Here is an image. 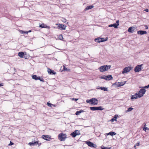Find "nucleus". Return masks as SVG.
I'll return each mask as SVG.
<instances>
[{
    "label": "nucleus",
    "mask_w": 149,
    "mask_h": 149,
    "mask_svg": "<svg viewBox=\"0 0 149 149\" xmlns=\"http://www.w3.org/2000/svg\"><path fill=\"white\" fill-rule=\"evenodd\" d=\"M110 67V65H104L100 67L99 68V70L101 72H103L108 70Z\"/></svg>",
    "instance_id": "obj_1"
},
{
    "label": "nucleus",
    "mask_w": 149,
    "mask_h": 149,
    "mask_svg": "<svg viewBox=\"0 0 149 149\" xmlns=\"http://www.w3.org/2000/svg\"><path fill=\"white\" fill-rule=\"evenodd\" d=\"M66 138V134L63 133H60L58 136V138L61 141H65Z\"/></svg>",
    "instance_id": "obj_2"
},
{
    "label": "nucleus",
    "mask_w": 149,
    "mask_h": 149,
    "mask_svg": "<svg viewBox=\"0 0 149 149\" xmlns=\"http://www.w3.org/2000/svg\"><path fill=\"white\" fill-rule=\"evenodd\" d=\"M101 79H104L107 80H111L113 79V77L111 75H109L107 76L104 75L101 76L100 77Z\"/></svg>",
    "instance_id": "obj_3"
},
{
    "label": "nucleus",
    "mask_w": 149,
    "mask_h": 149,
    "mask_svg": "<svg viewBox=\"0 0 149 149\" xmlns=\"http://www.w3.org/2000/svg\"><path fill=\"white\" fill-rule=\"evenodd\" d=\"M146 91L145 89L144 88H141L140 89L138 93L137 94L139 97H141L143 96V95L145 93Z\"/></svg>",
    "instance_id": "obj_4"
},
{
    "label": "nucleus",
    "mask_w": 149,
    "mask_h": 149,
    "mask_svg": "<svg viewBox=\"0 0 149 149\" xmlns=\"http://www.w3.org/2000/svg\"><path fill=\"white\" fill-rule=\"evenodd\" d=\"M143 64L139 65L136 66L134 69V71L135 72H138L141 70L143 69L142 67Z\"/></svg>",
    "instance_id": "obj_5"
},
{
    "label": "nucleus",
    "mask_w": 149,
    "mask_h": 149,
    "mask_svg": "<svg viewBox=\"0 0 149 149\" xmlns=\"http://www.w3.org/2000/svg\"><path fill=\"white\" fill-rule=\"evenodd\" d=\"M108 38H96L95 39V41L97 42H100L106 41L107 40Z\"/></svg>",
    "instance_id": "obj_6"
},
{
    "label": "nucleus",
    "mask_w": 149,
    "mask_h": 149,
    "mask_svg": "<svg viewBox=\"0 0 149 149\" xmlns=\"http://www.w3.org/2000/svg\"><path fill=\"white\" fill-rule=\"evenodd\" d=\"M80 134L79 131V130H75L73 132L70 134V135L73 137H75L77 135H79Z\"/></svg>",
    "instance_id": "obj_7"
},
{
    "label": "nucleus",
    "mask_w": 149,
    "mask_h": 149,
    "mask_svg": "<svg viewBox=\"0 0 149 149\" xmlns=\"http://www.w3.org/2000/svg\"><path fill=\"white\" fill-rule=\"evenodd\" d=\"M56 25H58V29L61 30L65 29L66 26L65 25L62 24H56Z\"/></svg>",
    "instance_id": "obj_8"
},
{
    "label": "nucleus",
    "mask_w": 149,
    "mask_h": 149,
    "mask_svg": "<svg viewBox=\"0 0 149 149\" xmlns=\"http://www.w3.org/2000/svg\"><path fill=\"white\" fill-rule=\"evenodd\" d=\"M132 68L131 67H125L124 68L123 70V71L122 72L123 74L126 73L127 72H129L131 70Z\"/></svg>",
    "instance_id": "obj_9"
},
{
    "label": "nucleus",
    "mask_w": 149,
    "mask_h": 149,
    "mask_svg": "<svg viewBox=\"0 0 149 149\" xmlns=\"http://www.w3.org/2000/svg\"><path fill=\"white\" fill-rule=\"evenodd\" d=\"M90 109L92 111L102 110L103 109L101 107H90Z\"/></svg>",
    "instance_id": "obj_10"
},
{
    "label": "nucleus",
    "mask_w": 149,
    "mask_h": 149,
    "mask_svg": "<svg viewBox=\"0 0 149 149\" xmlns=\"http://www.w3.org/2000/svg\"><path fill=\"white\" fill-rule=\"evenodd\" d=\"M136 28L135 27H130L128 29L127 31L129 32L132 33L136 30Z\"/></svg>",
    "instance_id": "obj_11"
},
{
    "label": "nucleus",
    "mask_w": 149,
    "mask_h": 149,
    "mask_svg": "<svg viewBox=\"0 0 149 149\" xmlns=\"http://www.w3.org/2000/svg\"><path fill=\"white\" fill-rule=\"evenodd\" d=\"M42 138L47 141H50L51 139L49 136L48 135H42Z\"/></svg>",
    "instance_id": "obj_12"
},
{
    "label": "nucleus",
    "mask_w": 149,
    "mask_h": 149,
    "mask_svg": "<svg viewBox=\"0 0 149 149\" xmlns=\"http://www.w3.org/2000/svg\"><path fill=\"white\" fill-rule=\"evenodd\" d=\"M91 99L92 100L91 102V104L97 105V104L98 101L97 99L95 98H93Z\"/></svg>",
    "instance_id": "obj_13"
},
{
    "label": "nucleus",
    "mask_w": 149,
    "mask_h": 149,
    "mask_svg": "<svg viewBox=\"0 0 149 149\" xmlns=\"http://www.w3.org/2000/svg\"><path fill=\"white\" fill-rule=\"evenodd\" d=\"M147 33V32L144 31H137V34L139 35H142Z\"/></svg>",
    "instance_id": "obj_14"
},
{
    "label": "nucleus",
    "mask_w": 149,
    "mask_h": 149,
    "mask_svg": "<svg viewBox=\"0 0 149 149\" xmlns=\"http://www.w3.org/2000/svg\"><path fill=\"white\" fill-rule=\"evenodd\" d=\"M86 143L88 145L91 147H94V144L92 142L90 141H87Z\"/></svg>",
    "instance_id": "obj_15"
},
{
    "label": "nucleus",
    "mask_w": 149,
    "mask_h": 149,
    "mask_svg": "<svg viewBox=\"0 0 149 149\" xmlns=\"http://www.w3.org/2000/svg\"><path fill=\"white\" fill-rule=\"evenodd\" d=\"M138 97H139L138 95V94L136 93L135 95H132L131 98L132 100L134 99H136Z\"/></svg>",
    "instance_id": "obj_16"
},
{
    "label": "nucleus",
    "mask_w": 149,
    "mask_h": 149,
    "mask_svg": "<svg viewBox=\"0 0 149 149\" xmlns=\"http://www.w3.org/2000/svg\"><path fill=\"white\" fill-rule=\"evenodd\" d=\"M97 89H101L104 91H108L107 88L104 87H101L99 88H97Z\"/></svg>",
    "instance_id": "obj_17"
},
{
    "label": "nucleus",
    "mask_w": 149,
    "mask_h": 149,
    "mask_svg": "<svg viewBox=\"0 0 149 149\" xmlns=\"http://www.w3.org/2000/svg\"><path fill=\"white\" fill-rule=\"evenodd\" d=\"M118 24H116L114 23L113 24H111L109 25V27H114L115 28H118Z\"/></svg>",
    "instance_id": "obj_18"
},
{
    "label": "nucleus",
    "mask_w": 149,
    "mask_h": 149,
    "mask_svg": "<svg viewBox=\"0 0 149 149\" xmlns=\"http://www.w3.org/2000/svg\"><path fill=\"white\" fill-rule=\"evenodd\" d=\"M39 26L42 28H49V26H47L46 24L44 23L40 25Z\"/></svg>",
    "instance_id": "obj_19"
},
{
    "label": "nucleus",
    "mask_w": 149,
    "mask_h": 149,
    "mask_svg": "<svg viewBox=\"0 0 149 149\" xmlns=\"http://www.w3.org/2000/svg\"><path fill=\"white\" fill-rule=\"evenodd\" d=\"M112 86L115 88H117L120 87V85H119L118 82H116L112 85Z\"/></svg>",
    "instance_id": "obj_20"
},
{
    "label": "nucleus",
    "mask_w": 149,
    "mask_h": 149,
    "mask_svg": "<svg viewBox=\"0 0 149 149\" xmlns=\"http://www.w3.org/2000/svg\"><path fill=\"white\" fill-rule=\"evenodd\" d=\"M31 30H29L28 31H24L22 30H20L19 31V32L20 33L22 34H27L29 32H31Z\"/></svg>",
    "instance_id": "obj_21"
},
{
    "label": "nucleus",
    "mask_w": 149,
    "mask_h": 149,
    "mask_svg": "<svg viewBox=\"0 0 149 149\" xmlns=\"http://www.w3.org/2000/svg\"><path fill=\"white\" fill-rule=\"evenodd\" d=\"M32 79L36 80H38L39 77H37V75H32Z\"/></svg>",
    "instance_id": "obj_22"
},
{
    "label": "nucleus",
    "mask_w": 149,
    "mask_h": 149,
    "mask_svg": "<svg viewBox=\"0 0 149 149\" xmlns=\"http://www.w3.org/2000/svg\"><path fill=\"white\" fill-rule=\"evenodd\" d=\"M117 116L116 115H115L114 117H113V118L111 119L110 121L111 122H113L114 121H117Z\"/></svg>",
    "instance_id": "obj_23"
},
{
    "label": "nucleus",
    "mask_w": 149,
    "mask_h": 149,
    "mask_svg": "<svg viewBox=\"0 0 149 149\" xmlns=\"http://www.w3.org/2000/svg\"><path fill=\"white\" fill-rule=\"evenodd\" d=\"M93 7V6L92 5L90 6H87L86 7V8L84 10H88L89 9H92Z\"/></svg>",
    "instance_id": "obj_24"
},
{
    "label": "nucleus",
    "mask_w": 149,
    "mask_h": 149,
    "mask_svg": "<svg viewBox=\"0 0 149 149\" xmlns=\"http://www.w3.org/2000/svg\"><path fill=\"white\" fill-rule=\"evenodd\" d=\"M18 56L20 57H23V56H24V53L22 52H19L18 53Z\"/></svg>",
    "instance_id": "obj_25"
},
{
    "label": "nucleus",
    "mask_w": 149,
    "mask_h": 149,
    "mask_svg": "<svg viewBox=\"0 0 149 149\" xmlns=\"http://www.w3.org/2000/svg\"><path fill=\"white\" fill-rule=\"evenodd\" d=\"M84 112V111L83 110H80L78 111H77L75 113V114L77 115H78L80 114V113H82V112Z\"/></svg>",
    "instance_id": "obj_26"
},
{
    "label": "nucleus",
    "mask_w": 149,
    "mask_h": 149,
    "mask_svg": "<svg viewBox=\"0 0 149 149\" xmlns=\"http://www.w3.org/2000/svg\"><path fill=\"white\" fill-rule=\"evenodd\" d=\"M116 134V133L114 132H110L108 134H107V135H110L111 136H113L115 135Z\"/></svg>",
    "instance_id": "obj_27"
},
{
    "label": "nucleus",
    "mask_w": 149,
    "mask_h": 149,
    "mask_svg": "<svg viewBox=\"0 0 149 149\" xmlns=\"http://www.w3.org/2000/svg\"><path fill=\"white\" fill-rule=\"evenodd\" d=\"M36 142H30L29 143V144L30 146H34L35 145Z\"/></svg>",
    "instance_id": "obj_28"
},
{
    "label": "nucleus",
    "mask_w": 149,
    "mask_h": 149,
    "mask_svg": "<svg viewBox=\"0 0 149 149\" xmlns=\"http://www.w3.org/2000/svg\"><path fill=\"white\" fill-rule=\"evenodd\" d=\"M38 80H39L40 81H41L42 82H45V80L44 79L41 77H39Z\"/></svg>",
    "instance_id": "obj_29"
},
{
    "label": "nucleus",
    "mask_w": 149,
    "mask_h": 149,
    "mask_svg": "<svg viewBox=\"0 0 149 149\" xmlns=\"http://www.w3.org/2000/svg\"><path fill=\"white\" fill-rule=\"evenodd\" d=\"M133 109V108H132V107H130L126 111L127 112L131 111Z\"/></svg>",
    "instance_id": "obj_30"
},
{
    "label": "nucleus",
    "mask_w": 149,
    "mask_h": 149,
    "mask_svg": "<svg viewBox=\"0 0 149 149\" xmlns=\"http://www.w3.org/2000/svg\"><path fill=\"white\" fill-rule=\"evenodd\" d=\"M119 85H120V86H122L124 85L125 83H124L122 82H118Z\"/></svg>",
    "instance_id": "obj_31"
},
{
    "label": "nucleus",
    "mask_w": 149,
    "mask_h": 149,
    "mask_svg": "<svg viewBox=\"0 0 149 149\" xmlns=\"http://www.w3.org/2000/svg\"><path fill=\"white\" fill-rule=\"evenodd\" d=\"M61 21L64 23H65L66 22V19L64 18H62L61 19Z\"/></svg>",
    "instance_id": "obj_32"
},
{
    "label": "nucleus",
    "mask_w": 149,
    "mask_h": 149,
    "mask_svg": "<svg viewBox=\"0 0 149 149\" xmlns=\"http://www.w3.org/2000/svg\"><path fill=\"white\" fill-rule=\"evenodd\" d=\"M92 100L91 99L90 100H86V102L87 103H89L90 102H91H91H92Z\"/></svg>",
    "instance_id": "obj_33"
},
{
    "label": "nucleus",
    "mask_w": 149,
    "mask_h": 149,
    "mask_svg": "<svg viewBox=\"0 0 149 149\" xmlns=\"http://www.w3.org/2000/svg\"><path fill=\"white\" fill-rule=\"evenodd\" d=\"M102 149H110L111 148H108L107 147H102Z\"/></svg>",
    "instance_id": "obj_34"
},
{
    "label": "nucleus",
    "mask_w": 149,
    "mask_h": 149,
    "mask_svg": "<svg viewBox=\"0 0 149 149\" xmlns=\"http://www.w3.org/2000/svg\"><path fill=\"white\" fill-rule=\"evenodd\" d=\"M52 70L49 69H48V72L49 74H50V73H52Z\"/></svg>",
    "instance_id": "obj_35"
},
{
    "label": "nucleus",
    "mask_w": 149,
    "mask_h": 149,
    "mask_svg": "<svg viewBox=\"0 0 149 149\" xmlns=\"http://www.w3.org/2000/svg\"><path fill=\"white\" fill-rule=\"evenodd\" d=\"M56 73V72H54V71L52 70V73H50V74H55Z\"/></svg>",
    "instance_id": "obj_36"
},
{
    "label": "nucleus",
    "mask_w": 149,
    "mask_h": 149,
    "mask_svg": "<svg viewBox=\"0 0 149 149\" xmlns=\"http://www.w3.org/2000/svg\"><path fill=\"white\" fill-rule=\"evenodd\" d=\"M146 125V124H145V127L143 128V130L144 131H146V130H148V128L147 127H145V126Z\"/></svg>",
    "instance_id": "obj_37"
},
{
    "label": "nucleus",
    "mask_w": 149,
    "mask_h": 149,
    "mask_svg": "<svg viewBox=\"0 0 149 149\" xmlns=\"http://www.w3.org/2000/svg\"><path fill=\"white\" fill-rule=\"evenodd\" d=\"M63 70H66V71H68V70L69 71L70 70L68 69L67 68H66L65 66H63Z\"/></svg>",
    "instance_id": "obj_38"
},
{
    "label": "nucleus",
    "mask_w": 149,
    "mask_h": 149,
    "mask_svg": "<svg viewBox=\"0 0 149 149\" xmlns=\"http://www.w3.org/2000/svg\"><path fill=\"white\" fill-rule=\"evenodd\" d=\"M139 142H138L137 143H136V144H135L134 145V148H136V146H138L139 145Z\"/></svg>",
    "instance_id": "obj_39"
},
{
    "label": "nucleus",
    "mask_w": 149,
    "mask_h": 149,
    "mask_svg": "<svg viewBox=\"0 0 149 149\" xmlns=\"http://www.w3.org/2000/svg\"><path fill=\"white\" fill-rule=\"evenodd\" d=\"M47 104L49 107H51V106L52 105V104L51 103H49L47 102Z\"/></svg>",
    "instance_id": "obj_40"
},
{
    "label": "nucleus",
    "mask_w": 149,
    "mask_h": 149,
    "mask_svg": "<svg viewBox=\"0 0 149 149\" xmlns=\"http://www.w3.org/2000/svg\"><path fill=\"white\" fill-rule=\"evenodd\" d=\"M64 38H58V39H56V40L59 39L61 40L64 41Z\"/></svg>",
    "instance_id": "obj_41"
},
{
    "label": "nucleus",
    "mask_w": 149,
    "mask_h": 149,
    "mask_svg": "<svg viewBox=\"0 0 149 149\" xmlns=\"http://www.w3.org/2000/svg\"><path fill=\"white\" fill-rule=\"evenodd\" d=\"M13 143L12 142H11L10 141V143L8 145L9 146H11V145H13Z\"/></svg>",
    "instance_id": "obj_42"
},
{
    "label": "nucleus",
    "mask_w": 149,
    "mask_h": 149,
    "mask_svg": "<svg viewBox=\"0 0 149 149\" xmlns=\"http://www.w3.org/2000/svg\"><path fill=\"white\" fill-rule=\"evenodd\" d=\"M144 88H149V84H148L147 86H144Z\"/></svg>",
    "instance_id": "obj_43"
},
{
    "label": "nucleus",
    "mask_w": 149,
    "mask_h": 149,
    "mask_svg": "<svg viewBox=\"0 0 149 149\" xmlns=\"http://www.w3.org/2000/svg\"><path fill=\"white\" fill-rule=\"evenodd\" d=\"M72 100L77 101L78 100V99L73 98L72 99Z\"/></svg>",
    "instance_id": "obj_44"
},
{
    "label": "nucleus",
    "mask_w": 149,
    "mask_h": 149,
    "mask_svg": "<svg viewBox=\"0 0 149 149\" xmlns=\"http://www.w3.org/2000/svg\"><path fill=\"white\" fill-rule=\"evenodd\" d=\"M119 20H117L116 21V24H118V25H119Z\"/></svg>",
    "instance_id": "obj_45"
},
{
    "label": "nucleus",
    "mask_w": 149,
    "mask_h": 149,
    "mask_svg": "<svg viewBox=\"0 0 149 149\" xmlns=\"http://www.w3.org/2000/svg\"><path fill=\"white\" fill-rule=\"evenodd\" d=\"M145 11L146 12H148V9H146Z\"/></svg>",
    "instance_id": "obj_46"
},
{
    "label": "nucleus",
    "mask_w": 149,
    "mask_h": 149,
    "mask_svg": "<svg viewBox=\"0 0 149 149\" xmlns=\"http://www.w3.org/2000/svg\"><path fill=\"white\" fill-rule=\"evenodd\" d=\"M36 142L35 145H36L37 144H38V141H36V142Z\"/></svg>",
    "instance_id": "obj_47"
},
{
    "label": "nucleus",
    "mask_w": 149,
    "mask_h": 149,
    "mask_svg": "<svg viewBox=\"0 0 149 149\" xmlns=\"http://www.w3.org/2000/svg\"><path fill=\"white\" fill-rule=\"evenodd\" d=\"M3 86V84H2H2H0V86Z\"/></svg>",
    "instance_id": "obj_48"
},
{
    "label": "nucleus",
    "mask_w": 149,
    "mask_h": 149,
    "mask_svg": "<svg viewBox=\"0 0 149 149\" xmlns=\"http://www.w3.org/2000/svg\"><path fill=\"white\" fill-rule=\"evenodd\" d=\"M61 36L62 37V35H60V36Z\"/></svg>",
    "instance_id": "obj_49"
}]
</instances>
